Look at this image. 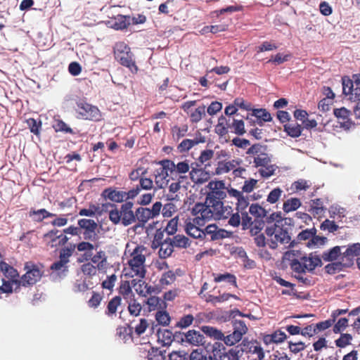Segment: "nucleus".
<instances>
[{
  "instance_id": "1",
  "label": "nucleus",
  "mask_w": 360,
  "mask_h": 360,
  "mask_svg": "<svg viewBox=\"0 0 360 360\" xmlns=\"http://www.w3.org/2000/svg\"><path fill=\"white\" fill-rule=\"evenodd\" d=\"M210 192L205 203H198L192 208V213L196 215L195 221L202 225L211 219H227L233 212L232 207L224 206L221 201L226 197L225 184L223 181H211L207 185Z\"/></svg>"
},
{
  "instance_id": "2",
  "label": "nucleus",
  "mask_w": 360,
  "mask_h": 360,
  "mask_svg": "<svg viewBox=\"0 0 360 360\" xmlns=\"http://www.w3.org/2000/svg\"><path fill=\"white\" fill-rule=\"evenodd\" d=\"M283 259L288 262L291 270L295 274L312 272L316 267L322 265L319 255L313 253L302 255L300 251L295 250L285 252Z\"/></svg>"
},
{
  "instance_id": "3",
  "label": "nucleus",
  "mask_w": 360,
  "mask_h": 360,
  "mask_svg": "<svg viewBox=\"0 0 360 360\" xmlns=\"http://www.w3.org/2000/svg\"><path fill=\"white\" fill-rule=\"evenodd\" d=\"M146 248L143 245H137L130 253V258L127 261L128 266L124 267L125 276L143 278L146 276L145 267Z\"/></svg>"
},
{
  "instance_id": "4",
  "label": "nucleus",
  "mask_w": 360,
  "mask_h": 360,
  "mask_svg": "<svg viewBox=\"0 0 360 360\" xmlns=\"http://www.w3.org/2000/svg\"><path fill=\"white\" fill-rule=\"evenodd\" d=\"M174 247H180V235L172 238L167 236L164 229H157L152 241V248H160L159 255L162 258L169 257L174 251Z\"/></svg>"
},
{
  "instance_id": "5",
  "label": "nucleus",
  "mask_w": 360,
  "mask_h": 360,
  "mask_svg": "<svg viewBox=\"0 0 360 360\" xmlns=\"http://www.w3.org/2000/svg\"><path fill=\"white\" fill-rule=\"evenodd\" d=\"M112 209L109 212V219L114 224L121 223L124 226H129L136 221L135 214L133 211L134 203L127 201L123 203L120 209H118L115 204L109 203Z\"/></svg>"
},
{
  "instance_id": "6",
  "label": "nucleus",
  "mask_w": 360,
  "mask_h": 360,
  "mask_svg": "<svg viewBox=\"0 0 360 360\" xmlns=\"http://www.w3.org/2000/svg\"><path fill=\"white\" fill-rule=\"evenodd\" d=\"M180 173V162L174 163L169 160H162L154 171L155 183L158 188H165L169 179H174V174Z\"/></svg>"
},
{
  "instance_id": "7",
  "label": "nucleus",
  "mask_w": 360,
  "mask_h": 360,
  "mask_svg": "<svg viewBox=\"0 0 360 360\" xmlns=\"http://www.w3.org/2000/svg\"><path fill=\"white\" fill-rule=\"evenodd\" d=\"M75 245L65 247L59 252V259L54 262L50 266L51 275H55L60 278H64L68 272V263L70 258L74 253Z\"/></svg>"
},
{
  "instance_id": "8",
  "label": "nucleus",
  "mask_w": 360,
  "mask_h": 360,
  "mask_svg": "<svg viewBox=\"0 0 360 360\" xmlns=\"http://www.w3.org/2000/svg\"><path fill=\"white\" fill-rule=\"evenodd\" d=\"M115 58L123 66L128 68L133 73H136L138 68L133 58L129 46L123 41L115 43L113 47Z\"/></svg>"
},
{
  "instance_id": "9",
  "label": "nucleus",
  "mask_w": 360,
  "mask_h": 360,
  "mask_svg": "<svg viewBox=\"0 0 360 360\" xmlns=\"http://www.w3.org/2000/svg\"><path fill=\"white\" fill-rule=\"evenodd\" d=\"M265 233L269 238V246L271 249H276L278 244H290L291 237L287 229L276 224L269 226L265 229Z\"/></svg>"
},
{
  "instance_id": "10",
  "label": "nucleus",
  "mask_w": 360,
  "mask_h": 360,
  "mask_svg": "<svg viewBox=\"0 0 360 360\" xmlns=\"http://www.w3.org/2000/svg\"><path fill=\"white\" fill-rule=\"evenodd\" d=\"M24 269L26 272L20 278L21 285L24 287L34 285L43 275L42 269L37 264L32 262H26Z\"/></svg>"
},
{
  "instance_id": "11",
  "label": "nucleus",
  "mask_w": 360,
  "mask_h": 360,
  "mask_svg": "<svg viewBox=\"0 0 360 360\" xmlns=\"http://www.w3.org/2000/svg\"><path fill=\"white\" fill-rule=\"evenodd\" d=\"M77 112L82 119L93 122H100L103 120L102 113L98 108L85 101L80 100L77 102Z\"/></svg>"
},
{
  "instance_id": "12",
  "label": "nucleus",
  "mask_w": 360,
  "mask_h": 360,
  "mask_svg": "<svg viewBox=\"0 0 360 360\" xmlns=\"http://www.w3.org/2000/svg\"><path fill=\"white\" fill-rule=\"evenodd\" d=\"M139 194V189H131L128 192L117 191L113 188H107L101 193L105 200H110L114 202H122L124 200L133 199Z\"/></svg>"
},
{
  "instance_id": "13",
  "label": "nucleus",
  "mask_w": 360,
  "mask_h": 360,
  "mask_svg": "<svg viewBox=\"0 0 360 360\" xmlns=\"http://www.w3.org/2000/svg\"><path fill=\"white\" fill-rule=\"evenodd\" d=\"M43 242L48 248H54L65 245L69 238L60 231L54 229L43 236Z\"/></svg>"
},
{
  "instance_id": "14",
  "label": "nucleus",
  "mask_w": 360,
  "mask_h": 360,
  "mask_svg": "<svg viewBox=\"0 0 360 360\" xmlns=\"http://www.w3.org/2000/svg\"><path fill=\"white\" fill-rule=\"evenodd\" d=\"M196 101H190L184 103L181 108L187 114L191 123H198L205 115V106L195 107Z\"/></svg>"
},
{
  "instance_id": "15",
  "label": "nucleus",
  "mask_w": 360,
  "mask_h": 360,
  "mask_svg": "<svg viewBox=\"0 0 360 360\" xmlns=\"http://www.w3.org/2000/svg\"><path fill=\"white\" fill-rule=\"evenodd\" d=\"M90 257L91 263L96 264L99 271L105 272L108 268V257L105 251L100 250L94 255L85 254Z\"/></svg>"
},
{
  "instance_id": "16",
  "label": "nucleus",
  "mask_w": 360,
  "mask_h": 360,
  "mask_svg": "<svg viewBox=\"0 0 360 360\" xmlns=\"http://www.w3.org/2000/svg\"><path fill=\"white\" fill-rule=\"evenodd\" d=\"M217 360L214 354L210 353L205 349H195L188 356L187 354L181 355V360Z\"/></svg>"
},
{
  "instance_id": "17",
  "label": "nucleus",
  "mask_w": 360,
  "mask_h": 360,
  "mask_svg": "<svg viewBox=\"0 0 360 360\" xmlns=\"http://www.w3.org/2000/svg\"><path fill=\"white\" fill-rule=\"evenodd\" d=\"M193 215L194 216L193 214ZM195 219L196 215H195L193 222L189 221L186 223L185 231L188 236L193 238H202L205 236V232L200 229V226H203L205 223L202 225H200L195 221Z\"/></svg>"
},
{
  "instance_id": "18",
  "label": "nucleus",
  "mask_w": 360,
  "mask_h": 360,
  "mask_svg": "<svg viewBox=\"0 0 360 360\" xmlns=\"http://www.w3.org/2000/svg\"><path fill=\"white\" fill-rule=\"evenodd\" d=\"M240 160H221L219 161L217 165V167L215 169V174L221 175L224 174H226L231 171H232L235 167H238L240 164Z\"/></svg>"
},
{
  "instance_id": "19",
  "label": "nucleus",
  "mask_w": 360,
  "mask_h": 360,
  "mask_svg": "<svg viewBox=\"0 0 360 360\" xmlns=\"http://www.w3.org/2000/svg\"><path fill=\"white\" fill-rule=\"evenodd\" d=\"M145 303L148 311H158L160 309H165L167 308V303L165 300L156 296H150L147 298Z\"/></svg>"
},
{
  "instance_id": "20",
  "label": "nucleus",
  "mask_w": 360,
  "mask_h": 360,
  "mask_svg": "<svg viewBox=\"0 0 360 360\" xmlns=\"http://www.w3.org/2000/svg\"><path fill=\"white\" fill-rule=\"evenodd\" d=\"M21 283L20 281L8 280L2 278V285H0V294H11L13 290L17 291L20 289Z\"/></svg>"
},
{
  "instance_id": "21",
  "label": "nucleus",
  "mask_w": 360,
  "mask_h": 360,
  "mask_svg": "<svg viewBox=\"0 0 360 360\" xmlns=\"http://www.w3.org/2000/svg\"><path fill=\"white\" fill-rule=\"evenodd\" d=\"M248 352L253 356L254 360H263L264 352L263 348L257 341L250 342L247 345Z\"/></svg>"
},
{
  "instance_id": "22",
  "label": "nucleus",
  "mask_w": 360,
  "mask_h": 360,
  "mask_svg": "<svg viewBox=\"0 0 360 360\" xmlns=\"http://www.w3.org/2000/svg\"><path fill=\"white\" fill-rule=\"evenodd\" d=\"M175 335L167 329H159L157 333L158 341L162 343L163 346L170 345L174 340Z\"/></svg>"
},
{
  "instance_id": "23",
  "label": "nucleus",
  "mask_w": 360,
  "mask_h": 360,
  "mask_svg": "<svg viewBox=\"0 0 360 360\" xmlns=\"http://www.w3.org/2000/svg\"><path fill=\"white\" fill-rule=\"evenodd\" d=\"M0 271H2L4 278L8 280H17L20 281V276L17 269L12 266L9 265L6 262H2L1 264Z\"/></svg>"
},
{
  "instance_id": "24",
  "label": "nucleus",
  "mask_w": 360,
  "mask_h": 360,
  "mask_svg": "<svg viewBox=\"0 0 360 360\" xmlns=\"http://www.w3.org/2000/svg\"><path fill=\"white\" fill-rule=\"evenodd\" d=\"M56 214L49 212L46 209L33 210L31 209L29 212V217L32 219L33 221L37 222H41L44 219L53 217Z\"/></svg>"
},
{
  "instance_id": "25",
  "label": "nucleus",
  "mask_w": 360,
  "mask_h": 360,
  "mask_svg": "<svg viewBox=\"0 0 360 360\" xmlns=\"http://www.w3.org/2000/svg\"><path fill=\"white\" fill-rule=\"evenodd\" d=\"M118 292L126 301L133 300V298L135 297V295L131 290L130 282L128 281H121L118 288Z\"/></svg>"
},
{
  "instance_id": "26",
  "label": "nucleus",
  "mask_w": 360,
  "mask_h": 360,
  "mask_svg": "<svg viewBox=\"0 0 360 360\" xmlns=\"http://www.w3.org/2000/svg\"><path fill=\"white\" fill-rule=\"evenodd\" d=\"M122 298L120 296H115L112 297L108 302L105 311V315L109 317L116 316L117 308L120 306Z\"/></svg>"
},
{
  "instance_id": "27",
  "label": "nucleus",
  "mask_w": 360,
  "mask_h": 360,
  "mask_svg": "<svg viewBox=\"0 0 360 360\" xmlns=\"http://www.w3.org/2000/svg\"><path fill=\"white\" fill-rule=\"evenodd\" d=\"M203 336L195 330H189L185 335V340L181 338V343L186 342L193 345H198L203 342Z\"/></svg>"
},
{
  "instance_id": "28",
  "label": "nucleus",
  "mask_w": 360,
  "mask_h": 360,
  "mask_svg": "<svg viewBox=\"0 0 360 360\" xmlns=\"http://www.w3.org/2000/svg\"><path fill=\"white\" fill-rule=\"evenodd\" d=\"M342 259L352 261V259L357 256L360 255V243H353L347 248L345 252L342 254Z\"/></svg>"
},
{
  "instance_id": "29",
  "label": "nucleus",
  "mask_w": 360,
  "mask_h": 360,
  "mask_svg": "<svg viewBox=\"0 0 360 360\" xmlns=\"http://www.w3.org/2000/svg\"><path fill=\"white\" fill-rule=\"evenodd\" d=\"M328 212L330 218L339 221H340L347 214L346 209L337 204L332 205L328 209Z\"/></svg>"
},
{
  "instance_id": "30",
  "label": "nucleus",
  "mask_w": 360,
  "mask_h": 360,
  "mask_svg": "<svg viewBox=\"0 0 360 360\" xmlns=\"http://www.w3.org/2000/svg\"><path fill=\"white\" fill-rule=\"evenodd\" d=\"M334 115L338 119H341L342 121L340 122L341 127L345 129H349L350 122H348L347 119L349 115V111L345 108H341L334 110Z\"/></svg>"
},
{
  "instance_id": "31",
  "label": "nucleus",
  "mask_w": 360,
  "mask_h": 360,
  "mask_svg": "<svg viewBox=\"0 0 360 360\" xmlns=\"http://www.w3.org/2000/svg\"><path fill=\"white\" fill-rule=\"evenodd\" d=\"M252 115L257 118V123L259 126H262L263 122H270L272 120L271 114L263 108L254 109Z\"/></svg>"
},
{
  "instance_id": "32",
  "label": "nucleus",
  "mask_w": 360,
  "mask_h": 360,
  "mask_svg": "<svg viewBox=\"0 0 360 360\" xmlns=\"http://www.w3.org/2000/svg\"><path fill=\"white\" fill-rule=\"evenodd\" d=\"M302 205L300 200L297 198H290L285 200L283 205L284 212L289 213L297 210Z\"/></svg>"
},
{
  "instance_id": "33",
  "label": "nucleus",
  "mask_w": 360,
  "mask_h": 360,
  "mask_svg": "<svg viewBox=\"0 0 360 360\" xmlns=\"http://www.w3.org/2000/svg\"><path fill=\"white\" fill-rule=\"evenodd\" d=\"M191 179L194 183L201 184L206 181L210 176L209 174L202 169H193L189 173Z\"/></svg>"
},
{
  "instance_id": "34",
  "label": "nucleus",
  "mask_w": 360,
  "mask_h": 360,
  "mask_svg": "<svg viewBox=\"0 0 360 360\" xmlns=\"http://www.w3.org/2000/svg\"><path fill=\"white\" fill-rule=\"evenodd\" d=\"M136 219L142 224H146L149 219H153V214L150 212L149 208L139 207L135 213Z\"/></svg>"
},
{
  "instance_id": "35",
  "label": "nucleus",
  "mask_w": 360,
  "mask_h": 360,
  "mask_svg": "<svg viewBox=\"0 0 360 360\" xmlns=\"http://www.w3.org/2000/svg\"><path fill=\"white\" fill-rule=\"evenodd\" d=\"M130 16L118 15L115 18V22L112 27L116 30L126 29L130 25Z\"/></svg>"
},
{
  "instance_id": "36",
  "label": "nucleus",
  "mask_w": 360,
  "mask_h": 360,
  "mask_svg": "<svg viewBox=\"0 0 360 360\" xmlns=\"http://www.w3.org/2000/svg\"><path fill=\"white\" fill-rule=\"evenodd\" d=\"M343 247L335 246L328 251H326L322 255V258L326 262H332L336 260L341 255V249Z\"/></svg>"
},
{
  "instance_id": "37",
  "label": "nucleus",
  "mask_w": 360,
  "mask_h": 360,
  "mask_svg": "<svg viewBox=\"0 0 360 360\" xmlns=\"http://www.w3.org/2000/svg\"><path fill=\"white\" fill-rule=\"evenodd\" d=\"M285 131L291 137H299L302 131V127L297 123H289L284 125Z\"/></svg>"
},
{
  "instance_id": "38",
  "label": "nucleus",
  "mask_w": 360,
  "mask_h": 360,
  "mask_svg": "<svg viewBox=\"0 0 360 360\" xmlns=\"http://www.w3.org/2000/svg\"><path fill=\"white\" fill-rule=\"evenodd\" d=\"M202 330L205 335L210 338H213L214 340H223L224 334L221 330L214 327L205 326L202 327Z\"/></svg>"
},
{
  "instance_id": "39",
  "label": "nucleus",
  "mask_w": 360,
  "mask_h": 360,
  "mask_svg": "<svg viewBox=\"0 0 360 360\" xmlns=\"http://www.w3.org/2000/svg\"><path fill=\"white\" fill-rule=\"evenodd\" d=\"M230 297H233L236 300H238V297L235 295L230 294V293H224L219 296H214L212 295H209L206 297V301L209 302H212L214 304H216L217 303L224 302L225 301H227Z\"/></svg>"
},
{
  "instance_id": "40",
  "label": "nucleus",
  "mask_w": 360,
  "mask_h": 360,
  "mask_svg": "<svg viewBox=\"0 0 360 360\" xmlns=\"http://www.w3.org/2000/svg\"><path fill=\"white\" fill-rule=\"evenodd\" d=\"M128 303V311L129 314L134 316H138L142 310L141 304L136 301L135 297L133 300L127 301Z\"/></svg>"
},
{
  "instance_id": "41",
  "label": "nucleus",
  "mask_w": 360,
  "mask_h": 360,
  "mask_svg": "<svg viewBox=\"0 0 360 360\" xmlns=\"http://www.w3.org/2000/svg\"><path fill=\"white\" fill-rule=\"evenodd\" d=\"M81 271L84 275L92 278L97 274L98 268L91 262H86L81 266Z\"/></svg>"
},
{
  "instance_id": "42",
  "label": "nucleus",
  "mask_w": 360,
  "mask_h": 360,
  "mask_svg": "<svg viewBox=\"0 0 360 360\" xmlns=\"http://www.w3.org/2000/svg\"><path fill=\"white\" fill-rule=\"evenodd\" d=\"M176 280V274L172 271H167L162 274L159 283L162 287L171 285Z\"/></svg>"
},
{
  "instance_id": "43",
  "label": "nucleus",
  "mask_w": 360,
  "mask_h": 360,
  "mask_svg": "<svg viewBox=\"0 0 360 360\" xmlns=\"http://www.w3.org/2000/svg\"><path fill=\"white\" fill-rule=\"evenodd\" d=\"M78 225L79 228V232L81 233V229L84 231H91V229H97V223L93 219H81L78 220Z\"/></svg>"
},
{
  "instance_id": "44",
  "label": "nucleus",
  "mask_w": 360,
  "mask_h": 360,
  "mask_svg": "<svg viewBox=\"0 0 360 360\" xmlns=\"http://www.w3.org/2000/svg\"><path fill=\"white\" fill-rule=\"evenodd\" d=\"M253 163L255 167H264L271 163V158L268 154L262 153L261 154H258V156H255Z\"/></svg>"
},
{
  "instance_id": "45",
  "label": "nucleus",
  "mask_w": 360,
  "mask_h": 360,
  "mask_svg": "<svg viewBox=\"0 0 360 360\" xmlns=\"http://www.w3.org/2000/svg\"><path fill=\"white\" fill-rule=\"evenodd\" d=\"M103 299V295L102 293L93 291L91 298L87 302L88 307L92 309L98 308Z\"/></svg>"
},
{
  "instance_id": "46",
  "label": "nucleus",
  "mask_w": 360,
  "mask_h": 360,
  "mask_svg": "<svg viewBox=\"0 0 360 360\" xmlns=\"http://www.w3.org/2000/svg\"><path fill=\"white\" fill-rule=\"evenodd\" d=\"M310 187V184L303 179H298L294 181L290 186V189L293 193L298 192L300 191H306Z\"/></svg>"
},
{
  "instance_id": "47",
  "label": "nucleus",
  "mask_w": 360,
  "mask_h": 360,
  "mask_svg": "<svg viewBox=\"0 0 360 360\" xmlns=\"http://www.w3.org/2000/svg\"><path fill=\"white\" fill-rule=\"evenodd\" d=\"M204 142L205 139L202 136H200V138H195L193 139H185L181 141V150H188L195 145Z\"/></svg>"
},
{
  "instance_id": "48",
  "label": "nucleus",
  "mask_w": 360,
  "mask_h": 360,
  "mask_svg": "<svg viewBox=\"0 0 360 360\" xmlns=\"http://www.w3.org/2000/svg\"><path fill=\"white\" fill-rule=\"evenodd\" d=\"M249 212L252 215L261 219L266 216V210L258 204H252L249 208Z\"/></svg>"
},
{
  "instance_id": "49",
  "label": "nucleus",
  "mask_w": 360,
  "mask_h": 360,
  "mask_svg": "<svg viewBox=\"0 0 360 360\" xmlns=\"http://www.w3.org/2000/svg\"><path fill=\"white\" fill-rule=\"evenodd\" d=\"M179 217L176 216L167 223V226L164 229L165 231L167 233V236H174L177 231Z\"/></svg>"
},
{
  "instance_id": "50",
  "label": "nucleus",
  "mask_w": 360,
  "mask_h": 360,
  "mask_svg": "<svg viewBox=\"0 0 360 360\" xmlns=\"http://www.w3.org/2000/svg\"><path fill=\"white\" fill-rule=\"evenodd\" d=\"M229 127L233 129L234 133L238 135H243L245 133V124L241 120L233 119L232 124Z\"/></svg>"
},
{
  "instance_id": "51",
  "label": "nucleus",
  "mask_w": 360,
  "mask_h": 360,
  "mask_svg": "<svg viewBox=\"0 0 360 360\" xmlns=\"http://www.w3.org/2000/svg\"><path fill=\"white\" fill-rule=\"evenodd\" d=\"M155 319L159 324L166 326L170 321V316L165 309H160L156 312Z\"/></svg>"
},
{
  "instance_id": "52",
  "label": "nucleus",
  "mask_w": 360,
  "mask_h": 360,
  "mask_svg": "<svg viewBox=\"0 0 360 360\" xmlns=\"http://www.w3.org/2000/svg\"><path fill=\"white\" fill-rule=\"evenodd\" d=\"M147 358L148 360H165V354L159 349L151 347L148 350Z\"/></svg>"
},
{
  "instance_id": "53",
  "label": "nucleus",
  "mask_w": 360,
  "mask_h": 360,
  "mask_svg": "<svg viewBox=\"0 0 360 360\" xmlns=\"http://www.w3.org/2000/svg\"><path fill=\"white\" fill-rule=\"evenodd\" d=\"M277 168L276 165L269 163L266 166L259 168L258 172L262 177L269 178L274 174Z\"/></svg>"
},
{
  "instance_id": "54",
  "label": "nucleus",
  "mask_w": 360,
  "mask_h": 360,
  "mask_svg": "<svg viewBox=\"0 0 360 360\" xmlns=\"http://www.w3.org/2000/svg\"><path fill=\"white\" fill-rule=\"evenodd\" d=\"M153 182L151 179L146 178L145 176H142L139 180V184L136 185V188L133 189H139V193L140 191L143 190H150L153 188Z\"/></svg>"
},
{
  "instance_id": "55",
  "label": "nucleus",
  "mask_w": 360,
  "mask_h": 360,
  "mask_svg": "<svg viewBox=\"0 0 360 360\" xmlns=\"http://www.w3.org/2000/svg\"><path fill=\"white\" fill-rule=\"evenodd\" d=\"M214 281L217 283L226 281L234 286H236V278L234 275L226 273L224 274H219L214 276Z\"/></svg>"
},
{
  "instance_id": "56",
  "label": "nucleus",
  "mask_w": 360,
  "mask_h": 360,
  "mask_svg": "<svg viewBox=\"0 0 360 360\" xmlns=\"http://www.w3.org/2000/svg\"><path fill=\"white\" fill-rule=\"evenodd\" d=\"M54 130L64 133L74 134L73 130L61 120H56L53 125Z\"/></svg>"
},
{
  "instance_id": "57",
  "label": "nucleus",
  "mask_w": 360,
  "mask_h": 360,
  "mask_svg": "<svg viewBox=\"0 0 360 360\" xmlns=\"http://www.w3.org/2000/svg\"><path fill=\"white\" fill-rule=\"evenodd\" d=\"M233 330L242 337L247 333L248 330L245 323L241 320H234L233 321Z\"/></svg>"
},
{
  "instance_id": "58",
  "label": "nucleus",
  "mask_w": 360,
  "mask_h": 360,
  "mask_svg": "<svg viewBox=\"0 0 360 360\" xmlns=\"http://www.w3.org/2000/svg\"><path fill=\"white\" fill-rule=\"evenodd\" d=\"M242 338L243 337L241 335L233 330L231 334H229L226 336L224 335L223 340L226 345L232 346L238 342L242 339Z\"/></svg>"
},
{
  "instance_id": "59",
  "label": "nucleus",
  "mask_w": 360,
  "mask_h": 360,
  "mask_svg": "<svg viewBox=\"0 0 360 360\" xmlns=\"http://www.w3.org/2000/svg\"><path fill=\"white\" fill-rule=\"evenodd\" d=\"M327 238L323 236H318L316 235H314V236L311 237V239L307 242V247L313 248H319L326 242Z\"/></svg>"
},
{
  "instance_id": "60",
  "label": "nucleus",
  "mask_w": 360,
  "mask_h": 360,
  "mask_svg": "<svg viewBox=\"0 0 360 360\" xmlns=\"http://www.w3.org/2000/svg\"><path fill=\"white\" fill-rule=\"evenodd\" d=\"M264 226V221L261 219H257L253 221L249 229L251 234L252 236H256L263 229Z\"/></svg>"
},
{
  "instance_id": "61",
  "label": "nucleus",
  "mask_w": 360,
  "mask_h": 360,
  "mask_svg": "<svg viewBox=\"0 0 360 360\" xmlns=\"http://www.w3.org/2000/svg\"><path fill=\"white\" fill-rule=\"evenodd\" d=\"M354 86V82L349 78H342V91L344 94L349 95V96H352Z\"/></svg>"
},
{
  "instance_id": "62",
  "label": "nucleus",
  "mask_w": 360,
  "mask_h": 360,
  "mask_svg": "<svg viewBox=\"0 0 360 360\" xmlns=\"http://www.w3.org/2000/svg\"><path fill=\"white\" fill-rule=\"evenodd\" d=\"M30 131L35 135H39L41 127V121H37L34 118H30L27 120Z\"/></svg>"
},
{
  "instance_id": "63",
  "label": "nucleus",
  "mask_w": 360,
  "mask_h": 360,
  "mask_svg": "<svg viewBox=\"0 0 360 360\" xmlns=\"http://www.w3.org/2000/svg\"><path fill=\"white\" fill-rule=\"evenodd\" d=\"M316 229L315 228L305 229L297 235V240L300 241L307 240H310L311 237L314 236V235H316Z\"/></svg>"
},
{
  "instance_id": "64",
  "label": "nucleus",
  "mask_w": 360,
  "mask_h": 360,
  "mask_svg": "<svg viewBox=\"0 0 360 360\" xmlns=\"http://www.w3.org/2000/svg\"><path fill=\"white\" fill-rule=\"evenodd\" d=\"M283 191L280 188L273 189L267 196V202L274 204L276 203L281 198Z\"/></svg>"
}]
</instances>
